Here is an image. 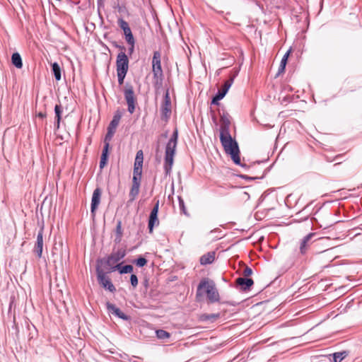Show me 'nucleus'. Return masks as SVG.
Masks as SVG:
<instances>
[{"mask_svg":"<svg viewBox=\"0 0 362 362\" xmlns=\"http://www.w3.org/2000/svg\"><path fill=\"white\" fill-rule=\"evenodd\" d=\"M204 293L206 294L207 298L211 303L219 301V294L214 282L207 278L202 279L197 287V296H201Z\"/></svg>","mask_w":362,"mask_h":362,"instance_id":"nucleus-1","label":"nucleus"},{"mask_svg":"<svg viewBox=\"0 0 362 362\" xmlns=\"http://www.w3.org/2000/svg\"><path fill=\"white\" fill-rule=\"evenodd\" d=\"M220 141L225 152L230 156L231 159L235 164L240 165L239 148L235 140L232 138L230 134H227L220 135Z\"/></svg>","mask_w":362,"mask_h":362,"instance_id":"nucleus-2","label":"nucleus"},{"mask_svg":"<svg viewBox=\"0 0 362 362\" xmlns=\"http://www.w3.org/2000/svg\"><path fill=\"white\" fill-rule=\"evenodd\" d=\"M177 131L175 130L170 140L168 141L166 147H165V164H164V168L165 173L167 175L170 173L173 165V160H174V156L175 155V150L177 146Z\"/></svg>","mask_w":362,"mask_h":362,"instance_id":"nucleus-3","label":"nucleus"},{"mask_svg":"<svg viewBox=\"0 0 362 362\" xmlns=\"http://www.w3.org/2000/svg\"><path fill=\"white\" fill-rule=\"evenodd\" d=\"M152 71L153 74L155 85H160L163 77V73L161 67V54L159 51H155L153 52L152 59Z\"/></svg>","mask_w":362,"mask_h":362,"instance_id":"nucleus-4","label":"nucleus"},{"mask_svg":"<svg viewBox=\"0 0 362 362\" xmlns=\"http://www.w3.org/2000/svg\"><path fill=\"white\" fill-rule=\"evenodd\" d=\"M124 98L128 106V112L133 114L137 105V99L132 85L127 84L124 90Z\"/></svg>","mask_w":362,"mask_h":362,"instance_id":"nucleus-5","label":"nucleus"},{"mask_svg":"<svg viewBox=\"0 0 362 362\" xmlns=\"http://www.w3.org/2000/svg\"><path fill=\"white\" fill-rule=\"evenodd\" d=\"M126 255L124 249H119L117 251L112 252L106 261V264L108 266L107 269L112 271L119 268V264L117 262L121 260Z\"/></svg>","mask_w":362,"mask_h":362,"instance_id":"nucleus-6","label":"nucleus"},{"mask_svg":"<svg viewBox=\"0 0 362 362\" xmlns=\"http://www.w3.org/2000/svg\"><path fill=\"white\" fill-rule=\"evenodd\" d=\"M117 73L127 74L129 69V59L127 55L121 52L118 54L116 60Z\"/></svg>","mask_w":362,"mask_h":362,"instance_id":"nucleus-7","label":"nucleus"},{"mask_svg":"<svg viewBox=\"0 0 362 362\" xmlns=\"http://www.w3.org/2000/svg\"><path fill=\"white\" fill-rule=\"evenodd\" d=\"M230 116L228 113H223L220 118V135H227L230 134Z\"/></svg>","mask_w":362,"mask_h":362,"instance_id":"nucleus-8","label":"nucleus"},{"mask_svg":"<svg viewBox=\"0 0 362 362\" xmlns=\"http://www.w3.org/2000/svg\"><path fill=\"white\" fill-rule=\"evenodd\" d=\"M171 115V101L168 92H166L161 105V118L167 121Z\"/></svg>","mask_w":362,"mask_h":362,"instance_id":"nucleus-9","label":"nucleus"},{"mask_svg":"<svg viewBox=\"0 0 362 362\" xmlns=\"http://www.w3.org/2000/svg\"><path fill=\"white\" fill-rule=\"evenodd\" d=\"M97 272H98V279L99 283L105 288L108 289L110 291H111V292L115 291V287L114 286V285L112 284V283L111 282L110 279L107 276H106L105 273L99 269H97Z\"/></svg>","mask_w":362,"mask_h":362,"instance_id":"nucleus-10","label":"nucleus"},{"mask_svg":"<svg viewBox=\"0 0 362 362\" xmlns=\"http://www.w3.org/2000/svg\"><path fill=\"white\" fill-rule=\"evenodd\" d=\"M118 25L120 27V28L123 30L126 42H133V40L134 39V37L133 36V34L132 33L131 28L128 23L122 18H119Z\"/></svg>","mask_w":362,"mask_h":362,"instance_id":"nucleus-11","label":"nucleus"},{"mask_svg":"<svg viewBox=\"0 0 362 362\" xmlns=\"http://www.w3.org/2000/svg\"><path fill=\"white\" fill-rule=\"evenodd\" d=\"M101 194V189L98 187L93 191L91 199V214L93 216H95V211L100 203Z\"/></svg>","mask_w":362,"mask_h":362,"instance_id":"nucleus-12","label":"nucleus"},{"mask_svg":"<svg viewBox=\"0 0 362 362\" xmlns=\"http://www.w3.org/2000/svg\"><path fill=\"white\" fill-rule=\"evenodd\" d=\"M245 277H239L235 280V284L238 288L242 291H245L249 288V279L247 276L249 275V268L246 267L244 269Z\"/></svg>","mask_w":362,"mask_h":362,"instance_id":"nucleus-13","label":"nucleus"},{"mask_svg":"<svg viewBox=\"0 0 362 362\" xmlns=\"http://www.w3.org/2000/svg\"><path fill=\"white\" fill-rule=\"evenodd\" d=\"M140 185L141 182H136V179H135V181H132V187L129 193V199L127 202L128 204L133 202L139 195L140 191Z\"/></svg>","mask_w":362,"mask_h":362,"instance_id":"nucleus-14","label":"nucleus"},{"mask_svg":"<svg viewBox=\"0 0 362 362\" xmlns=\"http://www.w3.org/2000/svg\"><path fill=\"white\" fill-rule=\"evenodd\" d=\"M43 249V228H41L38 232L37 236V241L34 248V252L37 254L38 258H40L42 255Z\"/></svg>","mask_w":362,"mask_h":362,"instance_id":"nucleus-15","label":"nucleus"},{"mask_svg":"<svg viewBox=\"0 0 362 362\" xmlns=\"http://www.w3.org/2000/svg\"><path fill=\"white\" fill-rule=\"evenodd\" d=\"M315 235V233H309L308 235H307L306 236H305L302 239V240L300 242V252L302 255H304L306 253L309 247L312 244L311 239Z\"/></svg>","mask_w":362,"mask_h":362,"instance_id":"nucleus-16","label":"nucleus"},{"mask_svg":"<svg viewBox=\"0 0 362 362\" xmlns=\"http://www.w3.org/2000/svg\"><path fill=\"white\" fill-rule=\"evenodd\" d=\"M266 162H267V159L264 158L262 160H257V161L253 162V163H254L253 165L250 164V168L253 167L256 163L259 165H260L258 174L256 175H254V176H250V180H256V179H262L264 177L265 168H263L262 165H264Z\"/></svg>","mask_w":362,"mask_h":362,"instance_id":"nucleus-17","label":"nucleus"},{"mask_svg":"<svg viewBox=\"0 0 362 362\" xmlns=\"http://www.w3.org/2000/svg\"><path fill=\"white\" fill-rule=\"evenodd\" d=\"M107 308L110 313L117 316L118 317L123 319V320H127V318H128L127 316L119 308L116 307L115 305L107 303Z\"/></svg>","mask_w":362,"mask_h":362,"instance_id":"nucleus-18","label":"nucleus"},{"mask_svg":"<svg viewBox=\"0 0 362 362\" xmlns=\"http://www.w3.org/2000/svg\"><path fill=\"white\" fill-rule=\"evenodd\" d=\"M216 257V252L214 251H211L207 252L206 254L203 255L199 259L200 264L202 265H206L211 264Z\"/></svg>","mask_w":362,"mask_h":362,"instance_id":"nucleus-19","label":"nucleus"},{"mask_svg":"<svg viewBox=\"0 0 362 362\" xmlns=\"http://www.w3.org/2000/svg\"><path fill=\"white\" fill-rule=\"evenodd\" d=\"M159 224V221L158 218V214H150L149 220H148V229L149 232L151 233L153 230L154 226H158Z\"/></svg>","mask_w":362,"mask_h":362,"instance_id":"nucleus-20","label":"nucleus"},{"mask_svg":"<svg viewBox=\"0 0 362 362\" xmlns=\"http://www.w3.org/2000/svg\"><path fill=\"white\" fill-rule=\"evenodd\" d=\"M109 148V146H104L100 161V168L101 169L103 168L107 164Z\"/></svg>","mask_w":362,"mask_h":362,"instance_id":"nucleus-21","label":"nucleus"},{"mask_svg":"<svg viewBox=\"0 0 362 362\" xmlns=\"http://www.w3.org/2000/svg\"><path fill=\"white\" fill-rule=\"evenodd\" d=\"M55 119H56V129H58L60 126L62 119V107L61 105H56L54 107Z\"/></svg>","mask_w":362,"mask_h":362,"instance_id":"nucleus-22","label":"nucleus"},{"mask_svg":"<svg viewBox=\"0 0 362 362\" xmlns=\"http://www.w3.org/2000/svg\"><path fill=\"white\" fill-rule=\"evenodd\" d=\"M220 317L219 313H214V314H202L200 316V320L202 321H209V322H215Z\"/></svg>","mask_w":362,"mask_h":362,"instance_id":"nucleus-23","label":"nucleus"},{"mask_svg":"<svg viewBox=\"0 0 362 362\" xmlns=\"http://www.w3.org/2000/svg\"><path fill=\"white\" fill-rule=\"evenodd\" d=\"M12 64L17 68L21 69L23 66V62L21 55L18 53H13L11 57Z\"/></svg>","mask_w":362,"mask_h":362,"instance_id":"nucleus-24","label":"nucleus"},{"mask_svg":"<svg viewBox=\"0 0 362 362\" xmlns=\"http://www.w3.org/2000/svg\"><path fill=\"white\" fill-rule=\"evenodd\" d=\"M115 233H116V236H115V241L116 243H119L122 240V235H123L121 221H118L117 223Z\"/></svg>","mask_w":362,"mask_h":362,"instance_id":"nucleus-25","label":"nucleus"},{"mask_svg":"<svg viewBox=\"0 0 362 362\" xmlns=\"http://www.w3.org/2000/svg\"><path fill=\"white\" fill-rule=\"evenodd\" d=\"M290 52H291L290 50H288L284 55L283 58L281 59V63H280V65L279 67L278 74H277L278 75H279L280 74H281L284 71Z\"/></svg>","mask_w":362,"mask_h":362,"instance_id":"nucleus-26","label":"nucleus"},{"mask_svg":"<svg viewBox=\"0 0 362 362\" xmlns=\"http://www.w3.org/2000/svg\"><path fill=\"white\" fill-rule=\"evenodd\" d=\"M143 161H144V153L141 150H139L136 153L134 166L142 167Z\"/></svg>","mask_w":362,"mask_h":362,"instance_id":"nucleus-27","label":"nucleus"},{"mask_svg":"<svg viewBox=\"0 0 362 362\" xmlns=\"http://www.w3.org/2000/svg\"><path fill=\"white\" fill-rule=\"evenodd\" d=\"M52 71L54 75L55 79L57 81H60L62 77H61V69H60L59 65L57 62H54L52 64Z\"/></svg>","mask_w":362,"mask_h":362,"instance_id":"nucleus-28","label":"nucleus"},{"mask_svg":"<svg viewBox=\"0 0 362 362\" xmlns=\"http://www.w3.org/2000/svg\"><path fill=\"white\" fill-rule=\"evenodd\" d=\"M141 173H142V167L134 166L132 181H135V179H136V182H141Z\"/></svg>","mask_w":362,"mask_h":362,"instance_id":"nucleus-29","label":"nucleus"},{"mask_svg":"<svg viewBox=\"0 0 362 362\" xmlns=\"http://www.w3.org/2000/svg\"><path fill=\"white\" fill-rule=\"evenodd\" d=\"M156 337L160 339H168L170 337V334L163 329H158L156 331Z\"/></svg>","mask_w":362,"mask_h":362,"instance_id":"nucleus-30","label":"nucleus"},{"mask_svg":"<svg viewBox=\"0 0 362 362\" xmlns=\"http://www.w3.org/2000/svg\"><path fill=\"white\" fill-rule=\"evenodd\" d=\"M347 356L346 351L336 352L333 354L334 362H341V361Z\"/></svg>","mask_w":362,"mask_h":362,"instance_id":"nucleus-31","label":"nucleus"},{"mask_svg":"<svg viewBox=\"0 0 362 362\" xmlns=\"http://www.w3.org/2000/svg\"><path fill=\"white\" fill-rule=\"evenodd\" d=\"M121 117L122 116H121L120 113H119V112L116 113L114 115L112 120L110 123V124L112 125V128H117V127L118 126V124L119 123Z\"/></svg>","mask_w":362,"mask_h":362,"instance_id":"nucleus-32","label":"nucleus"},{"mask_svg":"<svg viewBox=\"0 0 362 362\" xmlns=\"http://www.w3.org/2000/svg\"><path fill=\"white\" fill-rule=\"evenodd\" d=\"M117 269L119 271L120 274H127L133 271V267L132 265H125L122 267L119 266V268Z\"/></svg>","mask_w":362,"mask_h":362,"instance_id":"nucleus-33","label":"nucleus"},{"mask_svg":"<svg viewBox=\"0 0 362 362\" xmlns=\"http://www.w3.org/2000/svg\"><path fill=\"white\" fill-rule=\"evenodd\" d=\"M113 136V134L111 132H107L105 135V139H104V144L105 146H109L110 147V142Z\"/></svg>","mask_w":362,"mask_h":362,"instance_id":"nucleus-34","label":"nucleus"},{"mask_svg":"<svg viewBox=\"0 0 362 362\" xmlns=\"http://www.w3.org/2000/svg\"><path fill=\"white\" fill-rule=\"evenodd\" d=\"M230 86H231L230 80H227L226 81H225L224 84L221 87V90H222L224 93L226 94V93L228 92Z\"/></svg>","mask_w":362,"mask_h":362,"instance_id":"nucleus-35","label":"nucleus"},{"mask_svg":"<svg viewBox=\"0 0 362 362\" xmlns=\"http://www.w3.org/2000/svg\"><path fill=\"white\" fill-rule=\"evenodd\" d=\"M136 263L137 266L142 267L146 264L147 260L144 257H139L136 259Z\"/></svg>","mask_w":362,"mask_h":362,"instance_id":"nucleus-36","label":"nucleus"},{"mask_svg":"<svg viewBox=\"0 0 362 362\" xmlns=\"http://www.w3.org/2000/svg\"><path fill=\"white\" fill-rule=\"evenodd\" d=\"M131 284L134 288L138 285V278L135 274H132L130 276Z\"/></svg>","mask_w":362,"mask_h":362,"instance_id":"nucleus-37","label":"nucleus"},{"mask_svg":"<svg viewBox=\"0 0 362 362\" xmlns=\"http://www.w3.org/2000/svg\"><path fill=\"white\" fill-rule=\"evenodd\" d=\"M117 74L119 84V85L123 84L124 80V78H125L127 74H125V73H117Z\"/></svg>","mask_w":362,"mask_h":362,"instance_id":"nucleus-38","label":"nucleus"},{"mask_svg":"<svg viewBox=\"0 0 362 362\" xmlns=\"http://www.w3.org/2000/svg\"><path fill=\"white\" fill-rule=\"evenodd\" d=\"M178 199H179V205H180V208L181 211L185 214H187L184 200L180 197H178Z\"/></svg>","mask_w":362,"mask_h":362,"instance_id":"nucleus-39","label":"nucleus"},{"mask_svg":"<svg viewBox=\"0 0 362 362\" xmlns=\"http://www.w3.org/2000/svg\"><path fill=\"white\" fill-rule=\"evenodd\" d=\"M159 208V200H157L151 213L158 214Z\"/></svg>","mask_w":362,"mask_h":362,"instance_id":"nucleus-40","label":"nucleus"},{"mask_svg":"<svg viewBox=\"0 0 362 362\" xmlns=\"http://www.w3.org/2000/svg\"><path fill=\"white\" fill-rule=\"evenodd\" d=\"M127 44L129 45V54H132L134 50V45H135V39L133 40V42H127Z\"/></svg>","mask_w":362,"mask_h":362,"instance_id":"nucleus-41","label":"nucleus"},{"mask_svg":"<svg viewBox=\"0 0 362 362\" xmlns=\"http://www.w3.org/2000/svg\"><path fill=\"white\" fill-rule=\"evenodd\" d=\"M225 95L226 93H224L222 90H221V89H219L217 94L215 95L216 97V100H221Z\"/></svg>","mask_w":362,"mask_h":362,"instance_id":"nucleus-42","label":"nucleus"},{"mask_svg":"<svg viewBox=\"0 0 362 362\" xmlns=\"http://www.w3.org/2000/svg\"><path fill=\"white\" fill-rule=\"evenodd\" d=\"M115 130L116 128H112V125L109 124L107 132H111L114 135Z\"/></svg>","mask_w":362,"mask_h":362,"instance_id":"nucleus-43","label":"nucleus"},{"mask_svg":"<svg viewBox=\"0 0 362 362\" xmlns=\"http://www.w3.org/2000/svg\"><path fill=\"white\" fill-rule=\"evenodd\" d=\"M115 130L116 128H112V125L109 124L107 132H111L114 135Z\"/></svg>","mask_w":362,"mask_h":362,"instance_id":"nucleus-44","label":"nucleus"},{"mask_svg":"<svg viewBox=\"0 0 362 362\" xmlns=\"http://www.w3.org/2000/svg\"><path fill=\"white\" fill-rule=\"evenodd\" d=\"M46 116H47L46 112H39L37 114V117H39L40 118H45V117H46Z\"/></svg>","mask_w":362,"mask_h":362,"instance_id":"nucleus-45","label":"nucleus"},{"mask_svg":"<svg viewBox=\"0 0 362 362\" xmlns=\"http://www.w3.org/2000/svg\"><path fill=\"white\" fill-rule=\"evenodd\" d=\"M216 96H214V98H213V100H212V102H211V103H212V104H216V105H218V101H219L220 100H216Z\"/></svg>","mask_w":362,"mask_h":362,"instance_id":"nucleus-46","label":"nucleus"},{"mask_svg":"<svg viewBox=\"0 0 362 362\" xmlns=\"http://www.w3.org/2000/svg\"><path fill=\"white\" fill-rule=\"evenodd\" d=\"M104 1H105V0H98V2L99 4H104Z\"/></svg>","mask_w":362,"mask_h":362,"instance_id":"nucleus-47","label":"nucleus"},{"mask_svg":"<svg viewBox=\"0 0 362 362\" xmlns=\"http://www.w3.org/2000/svg\"><path fill=\"white\" fill-rule=\"evenodd\" d=\"M240 177L248 179L249 177L247 175H241Z\"/></svg>","mask_w":362,"mask_h":362,"instance_id":"nucleus-48","label":"nucleus"},{"mask_svg":"<svg viewBox=\"0 0 362 362\" xmlns=\"http://www.w3.org/2000/svg\"><path fill=\"white\" fill-rule=\"evenodd\" d=\"M253 285V281L252 279H250V287Z\"/></svg>","mask_w":362,"mask_h":362,"instance_id":"nucleus-49","label":"nucleus"},{"mask_svg":"<svg viewBox=\"0 0 362 362\" xmlns=\"http://www.w3.org/2000/svg\"><path fill=\"white\" fill-rule=\"evenodd\" d=\"M250 275H252V269H250Z\"/></svg>","mask_w":362,"mask_h":362,"instance_id":"nucleus-50","label":"nucleus"},{"mask_svg":"<svg viewBox=\"0 0 362 362\" xmlns=\"http://www.w3.org/2000/svg\"><path fill=\"white\" fill-rule=\"evenodd\" d=\"M134 362H139V361H134Z\"/></svg>","mask_w":362,"mask_h":362,"instance_id":"nucleus-51","label":"nucleus"}]
</instances>
